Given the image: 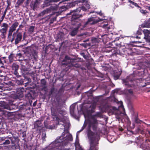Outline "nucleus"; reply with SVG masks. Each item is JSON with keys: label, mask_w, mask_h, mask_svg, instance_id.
Wrapping results in <instances>:
<instances>
[{"label": "nucleus", "mask_w": 150, "mask_h": 150, "mask_svg": "<svg viewBox=\"0 0 150 150\" xmlns=\"http://www.w3.org/2000/svg\"><path fill=\"white\" fill-rule=\"evenodd\" d=\"M128 92L129 93H130L131 94H133V91H132V90L129 89L128 90Z\"/></svg>", "instance_id": "nucleus-46"}, {"label": "nucleus", "mask_w": 150, "mask_h": 150, "mask_svg": "<svg viewBox=\"0 0 150 150\" xmlns=\"http://www.w3.org/2000/svg\"><path fill=\"white\" fill-rule=\"evenodd\" d=\"M97 144H90V146L89 150H98V148L96 146ZM75 146L76 147V150H83L78 143H75Z\"/></svg>", "instance_id": "nucleus-5"}, {"label": "nucleus", "mask_w": 150, "mask_h": 150, "mask_svg": "<svg viewBox=\"0 0 150 150\" xmlns=\"http://www.w3.org/2000/svg\"><path fill=\"white\" fill-rule=\"evenodd\" d=\"M24 1V0H18L16 4V7H18L23 3Z\"/></svg>", "instance_id": "nucleus-23"}, {"label": "nucleus", "mask_w": 150, "mask_h": 150, "mask_svg": "<svg viewBox=\"0 0 150 150\" xmlns=\"http://www.w3.org/2000/svg\"><path fill=\"white\" fill-rule=\"evenodd\" d=\"M35 27L34 26H30L28 29V32L30 33H32L34 30V29Z\"/></svg>", "instance_id": "nucleus-28"}, {"label": "nucleus", "mask_w": 150, "mask_h": 150, "mask_svg": "<svg viewBox=\"0 0 150 150\" xmlns=\"http://www.w3.org/2000/svg\"><path fill=\"white\" fill-rule=\"evenodd\" d=\"M0 105L3 109H6L8 110H10V108L8 105L5 103L3 102L1 103Z\"/></svg>", "instance_id": "nucleus-17"}, {"label": "nucleus", "mask_w": 150, "mask_h": 150, "mask_svg": "<svg viewBox=\"0 0 150 150\" xmlns=\"http://www.w3.org/2000/svg\"><path fill=\"white\" fill-rule=\"evenodd\" d=\"M86 9L84 6L79 7L76 9L71 11L69 13H67V16L71 15V20L72 21L78 19L82 16V11H85Z\"/></svg>", "instance_id": "nucleus-2"}, {"label": "nucleus", "mask_w": 150, "mask_h": 150, "mask_svg": "<svg viewBox=\"0 0 150 150\" xmlns=\"http://www.w3.org/2000/svg\"><path fill=\"white\" fill-rule=\"evenodd\" d=\"M87 34V33H82L80 35H79V36H83L84 35H86Z\"/></svg>", "instance_id": "nucleus-47"}, {"label": "nucleus", "mask_w": 150, "mask_h": 150, "mask_svg": "<svg viewBox=\"0 0 150 150\" xmlns=\"http://www.w3.org/2000/svg\"><path fill=\"white\" fill-rule=\"evenodd\" d=\"M22 62H21V66L22 69L24 71H26L27 69L22 64Z\"/></svg>", "instance_id": "nucleus-32"}, {"label": "nucleus", "mask_w": 150, "mask_h": 150, "mask_svg": "<svg viewBox=\"0 0 150 150\" xmlns=\"http://www.w3.org/2000/svg\"><path fill=\"white\" fill-rule=\"evenodd\" d=\"M5 15V14H3V16L2 17V19L3 20L4 18Z\"/></svg>", "instance_id": "nucleus-58"}, {"label": "nucleus", "mask_w": 150, "mask_h": 150, "mask_svg": "<svg viewBox=\"0 0 150 150\" xmlns=\"http://www.w3.org/2000/svg\"><path fill=\"white\" fill-rule=\"evenodd\" d=\"M22 35L21 33H18L16 34L15 39V44L16 45L18 44L22 39Z\"/></svg>", "instance_id": "nucleus-9"}, {"label": "nucleus", "mask_w": 150, "mask_h": 150, "mask_svg": "<svg viewBox=\"0 0 150 150\" xmlns=\"http://www.w3.org/2000/svg\"><path fill=\"white\" fill-rule=\"evenodd\" d=\"M134 122H135L137 123H139L140 120L138 119L137 117L136 116H135L134 117Z\"/></svg>", "instance_id": "nucleus-29"}, {"label": "nucleus", "mask_w": 150, "mask_h": 150, "mask_svg": "<svg viewBox=\"0 0 150 150\" xmlns=\"http://www.w3.org/2000/svg\"><path fill=\"white\" fill-rule=\"evenodd\" d=\"M96 103H94L91 105V107L93 109H94L96 106Z\"/></svg>", "instance_id": "nucleus-39"}, {"label": "nucleus", "mask_w": 150, "mask_h": 150, "mask_svg": "<svg viewBox=\"0 0 150 150\" xmlns=\"http://www.w3.org/2000/svg\"><path fill=\"white\" fill-rule=\"evenodd\" d=\"M50 12L49 11V10L48 8H47L46 9L44 10L41 12H40L39 15V16H42L44 15L47 14L48 13H50Z\"/></svg>", "instance_id": "nucleus-18"}, {"label": "nucleus", "mask_w": 150, "mask_h": 150, "mask_svg": "<svg viewBox=\"0 0 150 150\" xmlns=\"http://www.w3.org/2000/svg\"><path fill=\"white\" fill-rule=\"evenodd\" d=\"M143 32L145 36L144 37L146 41L149 42H150V36L149 35L150 34V31L147 29H144L143 30Z\"/></svg>", "instance_id": "nucleus-10"}, {"label": "nucleus", "mask_w": 150, "mask_h": 150, "mask_svg": "<svg viewBox=\"0 0 150 150\" xmlns=\"http://www.w3.org/2000/svg\"><path fill=\"white\" fill-rule=\"evenodd\" d=\"M86 9V10L87 9H89L90 8V5L88 4H86L85 5V7H84Z\"/></svg>", "instance_id": "nucleus-40"}, {"label": "nucleus", "mask_w": 150, "mask_h": 150, "mask_svg": "<svg viewBox=\"0 0 150 150\" xmlns=\"http://www.w3.org/2000/svg\"><path fill=\"white\" fill-rule=\"evenodd\" d=\"M46 137V134L45 132L43 133L42 135V138L43 140H45Z\"/></svg>", "instance_id": "nucleus-35"}, {"label": "nucleus", "mask_w": 150, "mask_h": 150, "mask_svg": "<svg viewBox=\"0 0 150 150\" xmlns=\"http://www.w3.org/2000/svg\"><path fill=\"white\" fill-rule=\"evenodd\" d=\"M6 11H7V10L6 9L5 11L4 12V14H5V15L6 13Z\"/></svg>", "instance_id": "nucleus-61"}, {"label": "nucleus", "mask_w": 150, "mask_h": 150, "mask_svg": "<svg viewBox=\"0 0 150 150\" xmlns=\"http://www.w3.org/2000/svg\"><path fill=\"white\" fill-rule=\"evenodd\" d=\"M11 68L12 69L14 70H18L19 68V66L15 63H13L12 66Z\"/></svg>", "instance_id": "nucleus-19"}, {"label": "nucleus", "mask_w": 150, "mask_h": 150, "mask_svg": "<svg viewBox=\"0 0 150 150\" xmlns=\"http://www.w3.org/2000/svg\"><path fill=\"white\" fill-rule=\"evenodd\" d=\"M31 0H27L26 1V3L27 4H29L30 1ZM39 4L35 1L32 0V2H31L30 4V6L33 9V10H35V9L37 8L38 5Z\"/></svg>", "instance_id": "nucleus-11"}, {"label": "nucleus", "mask_w": 150, "mask_h": 150, "mask_svg": "<svg viewBox=\"0 0 150 150\" xmlns=\"http://www.w3.org/2000/svg\"><path fill=\"white\" fill-rule=\"evenodd\" d=\"M143 11V12H142L144 14H145L147 12L146 11Z\"/></svg>", "instance_id": "nucleus-54"}, {"label": "nucleus", "mask_w": 150, "mask_h": 150, "mask_svg": "<svg viewBox=\"0 0 150 150\" xmlns=\"http://www.w3.org/2000/svg\"><path fill=\"white\" fill-rule=\"evenodd\" d=\"M14 34H13V38H11L10 40H10L11 41V42H12L13 41V40L14 39V37L13 36Z\"/></svg>", "instance_id": "nucleus-43"}, {"label": "nucleus", "mask_w": 150, "mask_h": 150, "mask_svg": "<svg viewBox=\"0 0 150 150\" xmlns=\"http://www.w3.org/2000/svg\"><path fill=\"white\" fill-rule=\"evenodd\" d=\"M129 2L131 3V4H132L133 5H134V3L130 0H129Z\"/></svg>", "instance_id": "nucleus-53"}, {"label": "nucleus", "mask_w": 150, "mask_h": 150, "mask_svg": "<svg viewBox=\"0 0 150 150\" xmlns=\"http://www.w3.org/2000/svg\"><path fill=\"white\" fill-rule=\"evenodd\" d=\"M110 112L112 113V114L115 115L119 114L120 112L118 109L115 107L111 108L110 109Z\"/></svg>", "instance_id": "nucleus-12"}, {"label": "nucleus", "mask_w": 150, "mask_h": 150, "mask_svg": "<svg viewBox=\"0 0 150 150\" xmlns=\"http://www.w3.org/2000/svg\"><path fill=\"white\" fill-rule=\"evenodd\" d=\"M8 26V24L6 23H3L1 27L2 28L0 30H2L3 29L5 30H7Z\"/></svg>", "instance_id": "nucleus-21"}, {"label": "nucleus", "mask_w": 150, "mask_h": 150, "mask_svg": "<svg viewBox=\"0 0 150 150\" xmlns=\"http://www.w3.org/2000/svg\"><path fill=\"white\" fill-rule=\"evenodd\" d=\"M21 27H23V25H20L19 26V28H21Z\"/></svg>", "instance_id": "nucleus-60"}, {"label": "nucleus", "mask_w": 150, "mask_h": 150, "mask_svg": "<svg viewBox=\"0 0 150 150\" xmlns=\"http://www.w3.org/2000/svg\"><path fill=\"white\" fill-rule=\"evenodd\" d=\"M120 75L121 73H120V74L118 75H116L115 74L114 75V79L115 80L118 79L119 78Z\"/></svg>", "instance_id": "nucleus-33"}, {"label": "nucleus", "mask_w": 150, "mask_h": 150, "mask_svg": "<svg viewBox=\"0 0 150 150\" xmlns=\"http://www.w3.org/2000/svg\"><path fill=\"white\" fill-rule=\"evenodd\" d=\"M10 143V141L8 140H6L3 143V144H9Z\"/></svg>", "instance_id": "nucleus-37"}, {"label": "nucleus", "mask_w": 150, "mask_h": 150, "mask_svg": "<svg viewBox=\"0 0 150 150\" xmlns=\"http://www.w3.org/2000/svg\"><path fill=\"white\" fill-rule=\"evenodd\" d=\"M13 32H14V31L10 29H9L8 34V38L9 40H10L11 38Z\"/></svg>", "instance_id": "nucleus-24"}, {"label": "nucleus", "mask_w": 150, "mask_h": 150, "mask_svg": "<svg viewBox=\"0 0 150 150\" xmlns=\"http://www.w3.org/2000/svg\"><path fill=\"white\" fill-rule=\"evenodd\" d=\"M25 136H26V134L25 133V132H23V133H22V137H23L24 138L23 139H24V138L25 137Z\"/></svg>", "instance_id": "nucleus-42"}, {"label": "nucleus", "mask_w": 150, "mask_h": 150, "mask_svg": "<svg viewBox=\"0 0 150 150\" xmlns=\"http://www.w3.org/2000/svg\"><path fill=\"white\" fill-rule=\"evenodd\" d=\"M133 5H134L138 7V6L137 4V3H134V4Z\"/></svg>", "instance_id": "nucleus-57"}, {"label": "nucleus", "mask_w": 150, "mask_h": 150, "mask_svg": "<svg viewBox=\"0 0 150 150\" xmlns=\"http://www.w3.org/2000/svg\"><path fill=\"white\" fill-rule=\"evenodd\" d=\"M3 87L2 86H0V89H2Z\"/></svg>", "instance_id": "nucleus-64"}, {"label": "nucleus", "mask_w": 150, "mask_h": 150, "mask_svg": "<svg viewBox=\"0 0 150 150\" xmlns=\"http://www.w3.org/2000/svg\"><path fill=\"white\" fill-rule=\"evenodd\" d=\"M41 86H45L47 85V82L45 79H42L41 80Z\"/></svg>", "instance_id": "nucleus-26"}, {"label": "nucleus", "mask_w": 150, "mask_h": 150, "mask_svg": "<svg viewBox=\"0 0 150 150\" xmlns=\"http://www.w3.org/2000/svg\"><path fill=\"white\" fill-rule=\"evenodd\" d=\"M82 54H83V57L86 58V55L83 53Z\"/></svg>", "instance_id": "nucleus-59"}, {"label": "nucleus", "mask_w": 150, "mask_h": 150, "mask_svg": "<svg viewBox=\"0 0 150 150\" xmlns=\"http://www.w3.org/2000/svg\"><path fill=\"white\" fill-rule=\"evenodd\" d=\"M28 82H27V83H26V84H28L29 83H30L31 82V80L30 79V78H28Z\"/></svg>", "instance_id": "nucleus-49"}, {"label": "nucleus", "mask_w": 150, "mask_h": 150, "mask_svg": "<svg viewBox=\"0 0 150 150\" xmlns=\"http://www.w3.org/2000/svg\"><path fill=\"white\" fill-rule=\"evenodd\" d=\"M73 4V3H71V4L70 5H71V6H74V5H73V4Z\"/></svg>", "instance_id": "nucleus-63"}, {"label": "nucleus", "mask_w": 150, "mask_h": 150, "mask_svg": "<svg viewBox=\"0 0 150 150\" xmlns=\"http://www.w3.org/2000/svg\"><path fill=\"white\" fill-rule=\"evenodd\" d=\"M59 15V13L57 12L54 13L52 14H50L49 15L46 16L45 18H47V19H49L52 16H54L53 17L51 18L50 20V24H52L53 23V22L56 20L57 16Z\"/></svg>", "instance_id": "nucleus-7"}, {"label": "nucleus", "mask_w": 150, "mask_h": 150, "mask_svg": "<svg viewBox=\"0 0 150 150\" xmlns=\"http://www.w3.org/2000/svg\"><path fill=\"white\" fill-rule=\"evenodd\" d=\"M108 24L106 25H103V28H105L107 25Z\"/></svg>", "instance_id": "nucleus-55"}, {"label": "nucleus", "mask_w": 150, "mask_h": 150, "mask_svg": "<svg viewBox=\"0 0 150 150\" xmlns=\"http://www.w3.org/2000/svg\"><path fill=\"white\" fill-rule=\"evenodd\" d=\"M137 34L138 35H140L141 34V30H139L137 32Z\"/></svg>", "instance_id": "nucleus-48"}, {"label": "nucleus", "mask_w": 150, "mask_h": 150, "mask_svg": "<svg viewBox=\"0 0 150 150\" xmlns=\"http://www.w3.org/2000/svg\"><path fill=\"white\" fill-rule=\"evenodd\" d=\"M97 13H98V14H99L100 16H102V13L101 12V11H100V12H97Z\"/></svg>", "instance_id": "nucleus-52"}, {"label": "nucleus", "mask_w": 150, "mask_h": 150, "mask_svg": "<svg viewBox=\"0 0 150 150\" xmlns=\"http://www.w3.org/2000/svg\"><path fill=\"white\" fill-rule=\"evenodd\" d=\"M24 91V88L22 87V88H20L18 89L17 90V92H19V91H21V93H20V95H21V96H22L23 94V91Z\"/></svg>", "instance_id": "nucleus-27"}, {"label": "nucleus", "mask_w": 150, "mask_h": 150, "mask_svg": "<svg viewBox=\"0 0 150 150\" xmlns=\"http://www.w3.org/2000/svg\"><path fill=\"white\" fill-rule=\"evenodd\" d=\"M16 55L19 56L20 57H21L22 56V54L21 53H19L17 54H16Z\"/></svg>", "instance_id": "nucleus-51"}, {"label": "nucleus", "mask_w": 150, "mask_h": 150, "mask_svg": "<svg viewBox=\"0 0 150 150\" xmlns=\"http://www.w3.org/2000/svg\"><path fill=\"white\" fill-rule=\"evenodd\" d=\"M41 86L42 87V90H45V89L47 88V85H45V86Z\"/></svg>", "instance_id": "nucleus-41"}, {"label": "nucleus", "mask_w": 150, "mask_h": 150, "mask_svg": "<svg viewBox=\"0 0 150 150\" xmlns=\"http://www.w3.org/2000/svg\"><path fill=\"white\" fill-rule=\"evenodd\" d=\"M86 126V125L85 123H84L83 127H82V129H81V130L79 131V132H81L85 127Z\"/></svg>", "instance_id": "nucleus-44"}, {"label": "nucleus", "mask_w": 150, "mask_h": 150, "mask_svg": "<svg viewBox=\"0 0 150 150\" xmlns=\"http://www.w3.org/2000/svg\"><path fill=\"white\" fill-rule=\"evenodd\" d=\"M97 122V120L94 118H92L89 121V129L88 131L87 136L90 144H98V142L100 139L99 136L90 130L91 127L94 128V124H96Z\"/></svg>", "instance_id": "nucleus-1"}, {"label": "nucleus", "mask_w": 150, "mask_h": 150, "mask_svg": "<svg viewBox=\"0 0 150 150\" xmlns=\"http://www.w3.org/2000/svg\"><path fill=\"white\" fill-rule=\"evenodd\" d=\"M123 83L126 87L129 88L132 87L133 84L132 83V81L131 80L129 81L127 79H122Z\"/></svg>", "instance_id": "nucleus-8"}, {"label": "nucleus", "mask_w": 150, "mask_h": 150, "mask_svg": "<svg viewBox=\"0 0 150 150\" xmlns=\"http://www.w3.org/2000/svg\"><path fill=\"white\" fill-rule=\"evenodd\" d=\"M58 7V5L55 4L51 6L50 7L48 8L50 13L52 11L57 10Z\"/></svg>", "instance_id": "nucleus-13"}, {"label": "nucleus", "mask_w": 150, "mask_h": 150, "mask_svg": "<svg viewBox=\"0 0 150 150\" xmlns=\"http://www.w3.org/2000/svg\"><path fill=\"white\" fill-rule=\"evenodd\" d=\"M100 112H98L97 113L96 115L97 116H100Z\"/></svg>", "instance_id": "nucleus-56"}, {"label": "nucleus", "mask_w": 150, "mask_h": 150, "mask_svg": "<svg viewBox=\"0 0 150 150\" xmlns=\"http://www.w3.org/2000/svg\"><path fill=\"white\" fill-rule=\"evenodd\" d=\"M13 54H11L8 57L9 61L10 62H13Z\"/></svg>", "instance_id": "nucleus-30"}, {"label": "nucleus", "mask_w": 150, "mask_h": 150, "mask_svg": "<svg viewBox=\"0 0 150 150\" xmlns=\"http://www.w3.org/2000/svg\"><path fill=\"white\" fill-rule=\"evenodd\" d=\"M73 59L71 58L67 55L65 56L64 59L62 61L61 64L62 65H67L69 64V67H71L73 66H75V65L73 64Z\"/></svg>", "instance_id": "nucleus-4"}, {"label": "nucleus", "mask_w": 150, "mask_h": 150, "mask_svg": "<svg viewBox=\"0 0 150 150\" xmlns=\"http://www.w3.org/2000/svg\"><path fill=\"white\" fill-rule=\"evenodd\" d=\"M64 36V34L62 32L59 33L57 35V37L58 38H61Z\"/></svg>", "instance_id": "nucleus-31"}, {"label": "nucleus", "mask_w": 150, "mask_h": 150, "mask_svg": "<svg viewBox=\"0 0 150 150\" xmlns=\"http://www.w3.org/2000/svg\"><path fill=\"white\" fill-rule=\"evenodd\" d=\"M17 82H18V84L19 85H22L23 84V81L22 79H21L20 80L18 81Z\"/></svg>", "instance_id": "nucleus-36"}, {"label": "nucleus", "mask_w": 150, "mask_h": 150, "mask_svg": "<svg viewBox=\"0 0 150 150\" xmlns=\"http://www.w3.org/2000/svg\"><path fill=\"white\" fill-rule=\"evenodd\" d=\"M34 127L35 128L38 127H41L42 126L41 120H38L36 121L34 124Z\"/></svg>", "instance_id": "nucleus-15"}, {"label": "nucleus", "mask_w": 150, "mask_h": 150, "mask_svg": "<svg viewBox=\"0 0 150 150\" xmlns=\"http://www.w3.org/2000/svg\"><path fill=\"white\" fill-rule=\"evenodd\" d=\"M25 36L23 35V40H25Z\"/></svg>", "instance_id": "nucleus-62"}, {"label": "nucleus", "mask_w": 150, "mask_h": 150, "mask_svg": "<svg viewBox=\"0 0 150 150\" xmlns=\"http://www.w3.org/2000/svg\"><path fill=\"white\" fill-rule=\"evenodd\" d=\"M7 30H0V32L1 33V35L2 38H4L5 37V35L6 34Z\"/></svg>", "instance_id": "nucleus-22"}, {"label": "nucleus", "mask_w": 150, "mask_h": 150, "mask_svg": "<svg viewBox=\"0 0 150 150\" xmlns=\"http://www.w3.org/2000/svg\"><path fill=\"white\" fill-rule=\"evenodd\" d=\"M44 123L45 127L47 129H53L55 128V126L54 125L51 126L49 125L47 121H45Z\"/></svg>", "instance_id": "nucleus-16"}, {"label": "nucleus", "mask_w": 150, "mask_h": 150, "mask_svg": "<svg viewBox=\"0 0 150 150\" xmlns=\"http://www.w3.org/2000/svg\"><path fill=\"white\" fill-rule=\"evenodd\" d=\"M19 25V23L17 22H15L14 23L10 28V29L15 31L16 30V28Z\"/></svg>", "instance_id": "nucleus-14"}, {"label": "nucleus", "mask_w": 150, "mask_h": 150, "mask_svg": "<svg viewBox=\"0 0 150 150\" xmlns=\"http://www.w3.org/2000/svg\"><path fill=\"white\" fill-rule=\"evenodd\" d=\"M17 70H14V73L15 75H17L18 74V73L17 72Z\"/></svg>", "instance_id": "nucleus-50"}, {"label": "nucleus", "mask_w": 150, "mask_h": 150, "mask_svg": "<svg viewBox=\"0 0 150 150\" xmlns=\"http://www.w3.org/2000/svg\"><path fill=\"white\" fill-rule=\"evenodd\" d=\"M103 20L98 18V19H96L94 17H91L89 18L87 21L84 23V27H86L88 25H93L99 22L102 21Z\"/></svg>", "instance_id": "nucleus-3"}, {"label": "nucleus", "mask_w": 150, "mask_h": 150, "mask_svg": "<svg viewBox=\"0 0 150 150\" xmlns=\"http://www.w3.org/2000/svg\"><path fill=\"white\" fill-rule=\"evenodd\" d=\"M67 135L66 136L65 140H66V142H67L68 141H72V137L71 135V134H69L68 133H67Z\"/></svg>", "instance_id": "nucleus-20"}, {"label": "nucleus", "mask_w": 150, "mask_h": 150, "mask_svg": "<svg viewBox=\"0 0 150 150\" xmlns=\"http://www.w3.org/2000/svg\"><path fill=\"white\" fill-rule=\"evenodd\" d=\"M53 120H56V121H57V123H56V124H57L58 123L59 119L57 117H56L54 118Z\"/></svg>", "instance_id": "nucleus-38"}, {"label": "nucleus", "mask_w": 150, "mask_h": 150, "mask_svg": "<svg viewBox=\"0 0 150 150\" xmlns=\"http://www.w3.org/2000/svg\"><path fill=\"white\" fill-rule=\"evenodd\" d=\"M54 88H52L50 90V91L49 92V94L51 95L54 92Z\"/></svg>", "instance_id": "nucleus-34"}, {"label": "nucleus", "mask_w": 150, "mask_h": 150, "mask_svg": "<svg viewBox=\"0 0 150 150\" xmlns=\"http://www.w3.org/2000/svg\"><path fill=\"white\" fill-rule=\"evenodd\" d=\"M38 4L40 3L41 0H34Z\"/></svg>", "instance_id": "nucleus-45"}, {"label": "nucleus", "mask_w": 150, "mask_h": 150, "mask_svg": "<svg viewBox=\"0 0 150 150\" xmlns=\"http://www.w3.org/2000/svg\"><path fill=\"white\" fill-rule=\"evenodd\" d=\"M67 9V7L64 6H62L60 7V10L61 12L66 11Z\"/></svg>", "instance_id": "nucleus-25"}, {"label": "nucleus", "mask_w": 150, "mask_h": 150, "mask_svg": "<svg viewBox=\"0 0 150 150\" xmlns=\"http://www.w3.org/2000/svg\"><path fill=\"white\" fill-rule=\"evenodd\" d=\"M79 26H78L75 28H71L69 32V35L72 37H74L79 32Z\"/></svg>", "instance_id": "nucleus-6"}]
</instances>
